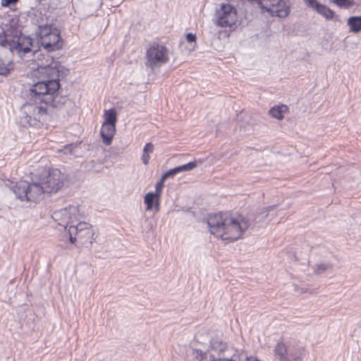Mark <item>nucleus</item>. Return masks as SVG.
<instances>
[{
  "label": "nucleus",
  "mask_w": 361,
  "mask_h": 361,
  "mask_svg": "<svg viewBox=\"0 0 361 361\" xmlns=\"http://www.w3.org/2000/svg\"><path fill=\"white\" fill-rule=\"evenodd\" d=\"M66 102L60 92H30L29 101L22 108L21 121L31 126L39 127L48 116L47 107H59Z\"/></svg>",
  "instance_id": "f257e3e1"
},
{
  "label": "nucleus",
  "mask_w": 361,
  "mask_h": 361,
  "mask_svg": "<svg viewBox=\"0 0 361 361\" xmlns=\"http://www.w3.org/2000/svg\"><path fill=\"white\" fill-rule=\"evenodd\" d=\"M207 224L212 235L227 243L240 238L249 227V222L244 217L225 212L210 214Z\"/></svg>",
  "instance_id": "f03ea898"
},
{
  "label": "nucleus",
  "mask_w": 361,
  "mask_h": 361,
  "mask_svg": "<svg viewBox=\"0 0 361 361\" xmlns=\"http://www.w3.org/2000/svg\"><path fill=\"white\" fill-rule=\"evenodd\" d=\"M50 63H42L41 66L44 67L46 79L37 82L30 87L29 90H59L61 88L60 78L66 76L69 71L63 66L60 62L55 61L53 58L49 59Z\"/></svg>",
  "instance_id": "7ed1b4c3"
},
{
  "label": "nucleus",
  "mask_w": 361,
  "mask_h": 361,
  "mask_svg": "<svg viewBox=\"0 0 361 361\" xmlns=\"http://www.w3.org/2000/svg\"><path fill=\"white\" fill-rule=\"evenodd\" d=\"M38 176V173L32 172L31 182L20 180L13 187V193L20 200L37 202L43 198L44 191Z\"/></svg>",
  "instance_id": "20e7f679"
},
{
  "label": "nucleus",
  "mask_w": 361,
  "mask_h": 361,
  "mask_svg": "<svg viewBox=\"0 0 361 361\" xmlns=\"http://www.w3.org/2000/svg\"><path fill=\"white\" fill-rule=\"evenodd\" d=\"M13 30L11 29L4 30L0 27V46L9 51L12 55L13 51L18 54L23 52L24 54L32 51V39L30 37L18 35L17 31L13 35Z\"/></svg>",
  "instance_id": "39448f33"
},
{
  "label": "nucleus",
  "mask_w": 361,
  "mask_h": 361,
  "mask_svg": "<svg viewBox=\"0 0 361 361\" xmlns=\"http://www.w3.org/2000/svg\"><path fill=\"white\" fill-rule=\"evenodd\" d=\"M36 172L44 192H57L63 186V176L59 169H41Z\"/></svg>",
  "instance_id": "423d86ee"
},
{
  "label": "nucleus",
  "mask_w": 361,
  "mask_h": 361,
  "mask_svg": "<svg viewBox=\"0 0 361 361\" xmlns=\"http://www.w3.org/2000/svg\"><path fill=\"white\" fill-rule=\"evenodd\" d=\"M68 233L71 243L78 241L82 245L87 243L92 245L94 240L92 226L85 221H79L74 225H71Z\"/></svg>",
  "instance_id": "0eeeda50"
},
{
  "label": "nucleus",
  "mask_w": 361,
  "mask_h": 361,
  "mask_svg": "<svg viewBox=\"0 0 361 361\" xmlns=\"http://www.w3.org/2000/svg\"><path fill=\"white\" fill-rule=\"evenodd\" d=\"M51 216L59 226H62L68 231L71 225H74L82 219L79 205L78 204L69 205L63 209L56 210L53 212Z\"/></svg>",
  "instance_id": "6e6552de"
},
{
  "label": "nucleus",
  "mask_w": 361,
  "mask_h": 361,
  "mask_svg": "<svg viewBox=\"0 0 361 361\" xmlns=\"http://www.w3.org/2000/svg\"><path fill=\"white\" fill-rule=\"evenodd\" d=\"M274 351L276 361H302L305 353L302 348L287 345L283 342H278Z\"/></svg>",
  "instance_id": "1a4fd4ad"
},
{
  "label": "nucleus",
  "mask_w": 361,
  "mask_h": 361,
  "mask_svg": "<svg viewBox=\"0 0 361 361\" xmlns=\"http://www.w3.org/2000/svg\"><path fill=\"white\" fill-rule=\"evenodd\" d=\"M238 20L236 8L229 4H221L215 13V24L221 27H231Z\"/></svg>",
  "instance_id": "9d476101"
},
{
  "label": "nucleus",
  "mask_w": 361,
  "mask_h": 361,
  "mask_svg": "<svg viewBox=\"0 0 361 361\" xmlns=\"http://www.w3.org/2000/svg\"><path fill=\"white\" fill-rule=\"evenodd\" d=\"M169 61L167 49L163 45L154 44L147 51L145 65L152 69L158 68Z\"/></svg>",
  "instance_id": "9b49d317"
},
{
  "label": "nucleus",
  "mask_w": 361,
  "mask_h": 361,
  "mask_svg": "<svg viewBox=\"0 0 361 361\" xmlns=\"http://www.w3.org/2000/svg\"><path fill=\"white\" fill-rule=\"evenodd\" d=\"M47 44L40 43L47 51H53L60 49L63 46V42L59 30H54L53 33L47 37Z\"/></svg>",
  "instance_id": "f8f14e48"
},
{
  "label": "nucleus",
  "mask_w": 361,
  "mask_h": 361,
  "mask_svg": "<svg viewBox=\"0 0 361 361\" xmlns=\"http://www.w3.org/2000/svg\"><path fill=\"white\" fill-rule=\"evenodd\" d=\"M54 30H59L54 25L51 23H39L38 25L39 42L47 44V37L53 33Z\"/></svg>",
  "instance_id": "ddd939ff"
},
{
  "label": "nucleus",
  "mask_w": 361,
  "mask_h": 361,
  "mask_svg": "<svg viewBox=\"0 0 361 361\" xmlns=\"http://www.w3.org/2000/svg\"><path fill=\"white\" fill-rule=\"evenodd\" d=\"M13 69V63L11 55L7 49L6 53L0 55V75H6Z\"/></svg>",
  "instance_id": "4468645a"
},
{
  "label": "nucleus",
  "mask_w": 361,
  "mask_h": 361,
  "mask_svg": "<svg viewBox=\"0 0 361 361\" xmlns=\"http://www.w3.org/2000/svg\"><path fill=\"white\" fill-rule=\"evenodd\" d=\"M115 133L116 126L103 123L101 128L100 134L104 144L106 145H111Z\"/></svg>",
  "instance_id": "2eb2a0df"
},
{
  "label": "nucleus",
  "mask_w": 361,
  "mask_h": 361,
  "mask_svg": "<svg viewBox=\"0 0 361 361\" xmlns=\"http://www.w3.org/2000/svg\"><path fill=\"white\" fill-rule=\"evenodd\" d=\"M160 197L157 196L153 192H147L144 197V202L147 205V210H152L154 208L156 212L159 210Z\"/></svg>",
  "instance_id": "dca6fc26"
},
{
  "label": "nucleus",
  "mask_w": 361,
  "mask_h": 361,
  "mask_svg": "<svg viewBox=\"0 0 361 361\" xmlns=\"http://www.w3.org/2000/svg\"><path fill=\"white\" fill-rule=\"evenodd\" d=\"M211 355L214 354L216 357V355H221L228 350L227 344L218 339H213L211 341Z\"/></svg>",
  "instance_id": "f3484780"
},
{
  "label": "nucleus",
  "mask_w": 361,
  "mask_h": 361,
  "mask_svg": "<svg viewBox=\"0 0 361 361\" xmlns=\"http://www.w3.org/2000/svg\"><path fill=\"white\" fill-rule=\"evenodd\" d=\"M288 112V107L285 104H280L274 106L269 111V114L278 120H282L284 118V114Z\"/></svg>",
  "instance_id": "a211bd4d"
},
{
  "label": "nucleus",
  "mask_w": 361,
  "mask_h": 361,
  "mask_svg": "<svg viewBox=\"0 0 361 361\" xmlns=\"http://www.w3.org/2000/svg\"><path fill=\"white\" fill-rule=\"evenodd\" d=\"M348 25L350 27L351 32L359 33L361 32V16H350L347 21Z\"/></svg>",
  "instance_id": "6ab92c4d"
},
{
  "label": "nucleus",
  "mask_w": 361,
  "mask_h": 361,
  "mask_svg": "<svg viewBox=\"0 0 361 361\" xmlns=\"http://www.w3.org/2000/svg\"><path fill=\"white\" fill-rule=\"evenodd\" d=\"M318 13L324 17L326 20H332L334 17V12L326 6L320 4L315 9Z\"/></svg>",
  "instance_id": "aec40b11"
},
{
  "label": "nucleus",
  "mask_w": 361,
  "mask_h": 361,
  "mask_svg": "<svg viewBox=\"0 0 361 361\" xmlns=\"http://www.w3.org/2000/svg\"><path fill=\"white\" fill-rule=\"evenodd\" d=\"M104 118L105 121L104 123L116 126V123L117 121V116L116 111L114 109L106 110L104 112Z\"/></svg>",
  "instance_id": "412c9836"
},
{
  "label": "nucleus",
  "mask_w": 361,
  "mask_h": 361,
  "mask_svg": "<svg viewBox=\"0 0 361 361\" xmlns=\"http://www.w3.org/2000/svg\"><path fill=\"white\" fill-rule=\"evenodd\" d=\"M331 268V264L324 263L317 264L312 266L314 273L316 274H321Z\"/></svg>",
  "instance_id": "4be33fe9"
},
{
  "label": "nucleus",
  "mask_w": 361,
  "mask_h": 361,
  "mask_svg": "<svg viewBox=\"0 0 361 361\" xmlns=\"http://www.w3.org/2000/svg\"><path fill=\"white\" fill-rule=\"evenodd\" d=\"M197 166L196 161H190L186 164H183L179 166H177L178 173L183 171H190L194 169Z\"/></svg>",
  "instance_id": "5701e85b"
},
{
  "label": "nucleus",
  "mask_w": 361,
  "mask_h": 361,
  "mask_svg": "<svg viewBox=\"0 0 361 361\" xmlns=\"http://www.w3.org/2000/svg\"><path fill=\"white\" fill-rule=\"evenodd\" d=\"M334 2L339 7L350 8L354 5L353 0H334Z\"/></svg>",
  "instance_id": "b1692460"
},
{
  "label": "nucleus",
  "mask_w": 361,
  "mask_h": 361,
  "mask_svg": "<svg viewBox=\"0 0 361 361\" xmlns=\"http://www.w3.org/2000/svg\"><path fill=\"white\" fill-rule=\"evenodd\" d=\"M195 357L198 361H204L207 359V353L201 350H195L193 353Z\"/></svg>",
  "instance_id": "393cba45"
},
{
  "label": "nucleus",
  "mask_w": 361,
  "mask_h": 361,
  "mask_svg": "<svg viewBox=\"0 0 361 361\" xmlns=\"http://www.w3.org/2000/svg\"><path fill=\"white\" fill-rule=\"evenodd\" d=\"M164 180H165V179H163V177H161V179L156 184V186H155L156 190L154 193L156 194L157 196H159V197L161 196V191H162V189L164 187Z\"/></svg>",
  "instance_id": "a878e982"
},
{
  "label": "nucleus",
  "mask_w": 361,
  "mask_h": 361,
  "mask_svg": "<svg viewBox=\"0 0 361 361\" xmlns=\"http://www.w3.org/2000/svg\"><path fill=\"white\" fill-rule=\"evenodd\" d=\"M177 173H178V171L177 167H175L173 169L169 170L165 173H164L162 177H163V179L166 180L168 178L173 177V176H175Z\"/></svg>",
  "instance_id": "bb28decb"
},
{
  "label": "nucleus",
  "mask_w": 361,
  "mask_h": 361,
  "mask_svg": "<svg viewBox=\"0 0 361 361\" xmlns=\"http://www.w3.org/2000/svg\"><path fill=\"white\" fill-rule=\"evenodd\" d=\"M210 361H238L235 358L231 357H215L214 354H212V360Z\"/></svg>",
  "instance_id": "cd10ccee"
},
{
  "label": "nucleus",
  "mask_w": 361,
  "mask_h": 361,
  "mask_svg": "<svg viewBox=\"0 0 361 361\" xmlns=\"http://www.w3.org/2000/svg\"><path fill=\"white\" fill-rule=\"evenodd\" d=\"M154 150V145L151 142H148L145 145L143 149V152L145 154L152 153Z\"/></svg>",
  "instance_id": "c85d7f7f"
},
{
  "label": "nucleus",
  "mask_w": 361,
  "mask_h": 361,
  "mask_svg": "<svg viewBox=\"0 0 361 361\" xmlns=\"http://www.w3.org/2000/svg\"><path fill=\"white\" fill-rule=\"evenodd\" d=\"M75 148L76 147L73 145H67L64 147L63 151L66 154H72Z\"/></svg>",
  "instance_id": "c756f323"
},
{
  "label": "nucleus",
  "mask_w": 361,
  "mask_h": 361,
  "mask_svg": "<svg viewBox=\"0 0 361 361\" xmlns=\"http://www.w3.org/2000/svg\"><path fill=\"white\" fill-rule=\"evenodd\" d=\"M305 3L307 4V5L310 6V7H312L314 9H316V8L317 7V6L319 5V4L317 2V0H305Z\"/></svg>",
  "instance_id": "7c9ffc66"
},
{
  "label": "nucleus",
  "mask_w": 361,
  "mask_h": 361,
  "mask_svg": "<svg viewBox=\"0 0 361 361\" xmlns=\"http://www.w3.org/2000/svg\"><path fill=\"white\" fill-rule=\"evenodd\" d=\"M186 39L188 42H195L196 35L190 32L186 35Z\"/></svg>",
  "instance_id": "2f4dec72"
},
{
  "label": "nucleus",
  "mask_w": 361,
  "mask_h": 361,
  "mask_svg": "<svg viewBox=\"0 0 361 361\" xmlns=\"http://www.w3.org/2000/svg\"><path fill=\"white\" fill-rule=\"evenodd\" d=\"M18 0H1V5L3 6H9L11 4H16Z\"/></svg>",
  "instance_id": "473e14b6"
},
{
  "label": "nucleus",
  "mask_w": 361,
  "mask_h": 361,
  "mask_svg": "<svg viewBox=\"0 0 361 361\" xmlns=\"http://www.w3.org/2000/svg\"><path fill=\"white\" fill-rule=\"evenodd\" d=\"M141 159H142V161L143 164L147 165L149 163L150 157H149V155L148 154H145V153L143 152V154H142Z\"/></svg>",
  "instance_id": "72a5a7b5"
},
{
  "label": "nucleus",
  "mask_w": 361,
  "mask_h": 361,
  "mask_svg": "<svg viewBox=\"0 0 361 361\" xmlns=\"http://www.w3.org/2000/svg\"><path fill=\"white\" fill-rule=\"evenodd\" d=\"M332 20H334L335 21H338V22H341L340 16H335L334 15V18Z\"/></svg>",
  "instance_id": "f704fd0d"
},
{
  "label": "nucleus",
  "mask_w": 361,
  "mask_h": 361,
  "mask_svg": "<svg viewBox=\"0 0 361 361\" xmlns=\"http://www.w3.org/2000/svg\"><path fill=\"white\" fill-rule=\"evenodd\" d=\"M274 361H276V360H274Z\"/></svg>",
  "instance_id": "c9c22d12"
}]
</instances>
